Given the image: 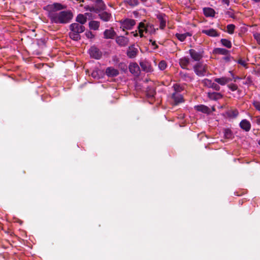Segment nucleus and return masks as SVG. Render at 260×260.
Listing matches in <instances>:
<instances>
[{
    "label": "nucleus",
    "mask_w": 260,
    "mask_h": 260,
    "mask_svg": "<svg viewBox=\"0 0 260 260\" xmlns=\"http://www.w3.org/2000/svg\"><path fill=\"white\" fill-rule=\"evenodd\" d=\"M48 17L53 23L65 24L69 23L73 18L70 11H62L59 12H49Z\"/></svg>",
    "instance_id": "1"
},
{
    "label": "nucleus",
    "mask_w": 260,
    "mask_h": 260,
    "mask_svg": "<svg viewBox=\"0 0 260 260\" xmlns=\"http://www.w3.org/2000/svg\"><path fill=\"white\" fill-rule=\"evenodd\" d=\"M77 21L79 23H74L70 25L71 32L70 38L74 40L80 39V33L81 32V14H79L77 17Z\"/></svg>",
    "instance_id": "2"
},
{
    "label": "nucleus",
    "mask_w": 260,
    "mask_h": 260,
    "mask_svg": "<svg viewBox=\"0 0 260 260\" xmlns=\"http://www.w3.org/2000/svg\"><path fill=\"white\" fill-rule=\"evenodd\" d=\"M208 66L203 62H197L193 67L196 74L200 77H203L208 74Z\"/></svg>",
    "instance_id": "3"
},
{
    "label": "nucleus",
    "mask_w": 260,
    "mask_h": 260,
    "mask_svg": "<svg viewBox=\"0 0 260 260\" xmlns=\"http://www.w3.org/2000/svg\"><path fill=\"white\" fill-rule=\"evenodd\" d=\"M138 29L140 34V36L141 38L144 37L143 32L150 34H154L155 32V29L152 25L149 24L145 25L143 22H140L139 23L138 26Z\"/></svg>",
    "instance_id": "4"
},
{
    "label": "nucleus",
    "mask_w": 260,
    "mask_h": 260,
    "mask_svg": "<svg viewBox=\"0 0 260 260\" xmlns=\"http://www.w3.org/2000/svg\"><path fill=\"white\" fill-rule=\"evenodd\" d=\"M129 72L135 76H139L140 74V69L136 62H131L129 65Z\"/></svg>",
    "instance_id": "5"
},
{
    "label": "nucleus",
    "mask_w": 260,
    "mask_h": 260,
    "mask_svg": "<svg viewBox=\"0 0 260 260\" xmlns=\"http://www.w3.org/2000/svg\"><path fill=\"white\" fill-rule=\"evenodd\" d=\"M89 51L90 55L95 59H99L102 57V52L95 46H92Z\"/></svg>",
    "instance_id": "6"
},
{
    "label": "nucleus",
    "mask_w": 260,
    "mask_h": 260,
    "mask_svg": "<svg viewBox=\"0 0 260 260\" xmlns=\"http://www.w3.org/2000/svg\"><path fill=\"white\" fill-rule=\"evenodd\" d=\"M189 52L191 57L194 61H200L203 56V52L202 51H197L196 50L191 49L189 50Z\"/></svg>",
    "instance_id": "7"
},
{
    "label": "nucleus",
    "mask_w": 260,
    "mask_h": 260,
    "mask_svg": "<svg viewBox=\"0 0 260 260\" xmlns=\"http://www.w3.org/2000/svg\"><path fill=\"white\" fill-rule=\"evenodd\" d=\"M171 98L173 100L174 105H177L184 102L182 95L180 93L177 92H173L172 94Z\"/></svg>",
    "instance_id": "8"
},
{
    "label": "nucleus",
    "mask_w": 260,
    "mask_h": 260,
    "mask_svg": "<svg viewBox=\"0 0 260 260\" xmlns=\"http://www.w3.org/2000/svg\"><path fill=\"white\" fill-rule=\"evenodd\" d=\"M116 36V33L113 28L107 29L104 31V38L105 39H112Z\"/></svg>",
    "instance_id": "9"
},
{
    "label": "nucleus",
    "mask_w": 260,
    "mask_h": 260,
    "mask_svg": "<svg viewBox=\"0 0 260 260\" xmlns=\"http://www.w3.org/2000/svg\"><path fill=\"white\" fill-rule=\"evenodd\" d=\"M138 52V50L137 48L135 47V46L132 45L128 47L127 50V55L130 58H135Z\"/></svg>",
    "instance_id": "10"
},
{
    "label": "nucleus",
    "mask_w": 260,
    "mask_h": 260,
    "mask_svg": "<svg viewBox=\"0 0 260 260\" xmlns=\"http://www.w3.org/2000/svg\"><path fill=\"white\" fill-rule=\"evenodd\" d=\"M50 9L49 12H56L57 11L63 10L66 8L65 6H63L59 3H54L52 5L48 6Z\"/></svg>",
    "instance_id": "11"
},
{
    "label": "nucleus",
    "mask_w": 260,
    "mask_h": 260,
    "mask_svg": "<svg viewBox=\"0 0 260 260\" xmlns=\"http://www.w3.org/2000/svg\"><path fill=\"white\" fill-rule=\"evenodd\" d=\"M202 32L211 37H217L219 36V33L214 28L203 29L202 30Z\"/></svg>",
    "instance_id": "12"
},
{
    "label": "nucleus",
    "mask_w": 260,
    "mask_h": 260,
    "mask_svg": "<svg viewBox=\"0 0 260 260\" xmlns=\"http://www.w3.org/2000/svg\"><path fill=\"white\" fill-rule=\"evenodd\" d=\"M136 24V21L134 19H127L122 23V26L124 28L131 29Z\"/></svg>",
    "instance_id": "13"
},
{
    "label": "nucleus",
    "mask_w": 260,
    "mask_h": 260,
    "mask_svg": "<svg viewBox=\"0 0 260 260\" xmlns=\"http://www.w3.org/2000/svg\"><path fill=\"white\" fill-rule=\"evenodd\" d=\"M98 16L102 20L105 22H108L110 21L112 18L111 14L106 11L100 12Z\"/></svg>",
    "instance_id": "14"
},
{
    "label": "nucleus",
    "mask_w": 260,
    "mask_h": 260,
    "mask_svg": "<svg viewBox=\"0 0 260 260\" xmlns=\"http://www.w3.org/2000/svg\"><path fill=\"white\" fill-rule=\"evenodd\" d=\"M140 65L143 71L146 72H150L152 71V68L150 63L147 61H141L140 62Z\"/></svg>",
    "instance_id": "15"
},
{
    "label": "nucleus",
    "mask_w": 260,
    "mask_h": 260,
    "mask_svg": "<svg viewBox=\"0 0 260 260\" xmlns=\"http://www.w3.org/2000/svg\"><path fill=\"white\" fill-rule=\"evenodd\" d=\"M129 40L127 38L123 36L117 37L116 39V43L121 46H125L127 45Z\"/></svg>",
    "instance_id": "16"
},
{
    "label": "nucleus",
    "mask_w": 260,
    "mask_h": 260,
    "mask_svg": "<svg viewBox=\"0 0 260 260\" xmlns=\"http://www.w3.org/2000/svg\"><path fill=\"white\" fill-rule=\"evenodd\" d=\"M232 81V79L230 78L226 77H222L221 78H216L214 79V81L219 84L223 86L226 84Z\"/></svg>",
    "instance_id": "17"
},
{
    "label": "nucleus",
    "mask_w": 260,
    "mask_h": 260,
    "mask_svg": "<svg viewBox=\"0 0 260 260\" xmlns=\"http://www.w3.org/2000/svg\"><path fill=\"white\" fill-rule=\"evenodd\" d=\"M106 73L109 77H115L119 74V71L112 67H109L106 69Z\"/></svg>",
    "instance_id": "18"
},
{
    "label": "nucleus",
    "mask_w": 260,
    "mask_h": 260,
    "mask_svg": "<svg viewBox=\"0 0 260 260\" xmlns=\"http://www.w3.org/2000/svg\"><path fill=\"white\" fill-rule=\"evenodd\" d=\"M240 127L245 130L246 132H248L251 128V124L250 122L246 120H242L240 123Z\"/></svg>",
    "instance_id": "19"
},
{
    "label": "nucleus",
    "mask_w": 260,
    "mask_h": 260,
    "mask_svg": "<svg viewBox=\"0 0 260 260\" xmlns=\"http://www.w3.org/2000/svg\"><path fill=\"white\" fill-rule=\"evenodd\" d=\"M208 98L212 100H217L222 97V94L219 92H209L208 94Z\"/></svg>",
    "instance_id": "20"
},
{
    "label": "nucleus",
    "mask_w": 260,
    "mask_h": 260,
    "mask_svg": "<svg viewBox=\"0 0 260 260\" xmlns=\"http://www.w3.org/2000/svg\"><path fill=\"white\" fill-rule=\"evenodd\" d=\"M189 63V59L187 57H183L179 59V64L181 67L184 69H187V66Z\"/></svg>",
    "instance_id": "21"
},
{
    "label": "nucleus",
    "mask_w": 260,
    "mask_h": 260,
    "mask_svg": "<svg viewBox=\"0 0 260 260\" xmlns=\"http://www.w3.org/2000/svg\"><path fill=\"white\" fill-rule=\"evenodd\" d=\"M195 109L200 112H202L204 113H209L210 111V109L207 107L203 105L195 106Z\"/></svg>",
    "instance_id": "22"
},
{
    "label": "nucleus",
    "mask_w": 260,
    "mask_h": 260,
    "mask_svg": "<svg viewBox=\"0 0 260 260\" xmlns=\"http://www.w3.org/2000/svg\"><path fill=\"white\" fill-rule=\"evenodd\" d=\"M204 15L206 17H214L215 15V11L211 8H205L203 9Z\"/></svg>",
    "instance_id": "23"
},
{
    "label": "nucleus",
    "mask_w": 260,
    "mask_h": 260,
    "mask_svg": "<svg viewBox=\"0 0 260 260\" xmlns=\"http://www.w3.org/2000/svg\"><path fill=\"white\" fill-rule=\"evenodd\" d=\"M146 95L148 98H153L156 93L155 89L152 86H148L146 89Z\"/></svg>",
    "instance_id": "24"
},
{
    "label": "nucleus",
    "mask_w": 260,
    "mask_h": 260,
    "mask_svg": "<svg viewBox=\"0 0 260 260\" xmlns=\"http://www.w3.org/2000/svg\"><path fill=\"white\" fill-rule=\"evenodd\" d=\"M165 17V15H163L162 14H160L157 16V18L158 19L160 23L159 27L161 29H164L166 26V19Z\"/></svg>",
    "instance_id": "25"
},
{
    "label": "nucleus",
    "mask_w": 260,
    "mask_h": 260,
    "mask_svg": "<svg viewBox=\"0 0 260 260\" xmlns=\"http://www.w3.org/2000/svg\"><path fill=\"white\" fill-rule=\"evenodd\" d=\"M100 24L99 21L91 20L89 22V27L90 29L96 30L99 29Z\"/></svg>",
    "instance_id": "26"
},
{
    "label": "nucleus",
    "mask_w": 260,
    "mask_h": 260,
    "mask_svg": "<svg viewBox=\"0 0 260 260\" xmlns=\"http://www.w3.org/2000/svg\"><path fill=\"white\" fill-rule=\"evenodd\" d=\"M213 52L215 54L227 55L229 51L224 48H216L214 49Z\"/></svg>",
    "instance_id": "27"
},
{
    "label": "nucleus",
    "mask_w": 260,
    "mask_h": 260,
    "mask_svg": "<svg viewBox=\"0 0 260 260\" xmlns=\"http://www.w3.org/2000/svg\"><path fill=\"white\" fill-rule=\"evenodd\" d=\"M102 74V72L98 68H95L91 73V76L94 78L99 79Z\"/></svg>",
    "instance_id": "28"
},
{
    "label": "nucleus",
    "mask_w": 260,
    "mask_h": 260,
    "mask_svg": "<svg viewBox=\"0 0 260 260\" xmlns=\"http://www.w3.org/2000/svg\"><path fill=\"white\" fill-rule=\"evenodd\" d=\"M226 114L230 118H236L238 115V111L237 110H229L227 111Z\"/></svg>",
    "instance_id": "29"
},
{
    "label": "nucleus",
    "mask_w": 260,
    "mask_h": 260,
    "mask_svg": "<svg viewBox=\"0 0 260 260\" xmlns=\"http://www.w3.org/2000/svg\"><path fill=\"white\" fill-rule=\"evenodd\" d=\"M92 14L91 13H85L82 15V24H84L87 19H92Z\"/></svg>",
    "instance_id": "30"
},
{
    "label": "nucleus",
    "mask_w": 260,
    "mask_h": 260,
    "mask_svg": "<svg viewBox=\"0 0 260 260\" xmlns=\"http://www.w3.org/2000/svg\"><path fill=\"white\" fill-rule=\"evenodd\" d=\"M222 45L228 48H231L232 47V43L231 41L225 39H222L220 40Z\"/></svg>",
    "instance_id": "31"
},
{
    "label": "nucleus",
    "mask_w": 260,
    "mask_h": 260,
    "mask_svg": "<svg viewBox=\"0 0 260 260\" xmlns=\"http://www.w3.org/2000/svg\"><path fill=\"white\" fill-rule=\"evenodd\" d=\"M124 2L132 7H135L139 4L138 0H124Z\"/></svg>",
    "instance_id": "32"
},
{
    "label": "nucleus",
    "mask_w": 260,
    "mask_h": 260,
    "mask_svg": "<svg viewBox=\"0 0 260 260\" xmlns=\"http://www.w3.org/2000/svg\"><path fill=\"white\" fill-rule=\"evenodd\" d=\"M173 87L174 90V92H177L180 93V92H181L183 90V87L177 84H174Z\"/></svg>",
    "instance_id": "33"
},
{
    "label": "nucleus",
    "mask_w": 260,
    "mask_h": 260,
    "mask_svg": "<svg viewBox=\"0 0 260 260\" xmlns=\"http://www.w3.org/2000/svg\"><path fill=\"white\" fill-rule=\"evenodd\" d=\"M224 136L226 139H230L232 137V132L229 129H225L224 130Z\"/></svg>",
    "instance_id": "34"
},
{
    "label": "nucleus",
    "mask_w": 260,
    "mask_h": 260,
    "mask_svg": "<svg viewBox=\"0 0 260 260\" xmlns=\"http://www.w3.org/2000/svg\"><path fill=\"white\" fill-rule=\"evenodd\" d=\"M202 82L204 86H206L208 88H210L211 84L212 83L211 80L208 79H205L203 80Z\"/></svg>",
    "instance_id": "35"
},
{
    "label": "nucleus",
    "mask_w": 260,
    "mask_h": 260,
    "mask_svg": "<svg viewBox=\"0 0 260 260\" xmlns=\"http://www.w3.org/2000/svg\"><path fill=\"white\" fill-rule=\"evenodd\" d=\"M167 63L165 60H161L158 63V68L160 70H164L167 67Z\"/></svg>",
    "instance_id": "36"
},
{
    "label": "nucleus",
    "mask_w": 260,
    "mask_h": 260,
    "mask_svg": "<svg viewBox=\"0 0 260 260\" xmlns=\"http://www.w3.org/2000/svg\"><path fill=\"white\" fill-rule=\"evenodd\" d=\"M227 31L230 34H232L234 32L235 26L234 24H229L227 25Z\"/></svg>",
    "instance_id": "37"
},
{
    "label": "nucleus",
    "mask_w": 260,
    "mask_h": 260,
    "mask_svg": "<svg viewBox=\"0 0 260 260\" xmlns=\"http://www.w3.org/2000/svg\"><path fill=\"white\" fill-rule=\"evenodd\" d=\"M177 38L180 41L183 42L184 41L185 39V35L184 34H176L175 35Z\"/></svg>",
    "instance_id": "38"
},
{
    "label": "nucleus",
    "mask_w": 260,
    "mask_h": 260,
    "mask_svg": "<svg viewBox=\"0 0 260 260\" xmlns=\"http://www.w3.org/2000/svg\"><path fill=\"white\" fill-rule=\"evenodd\" d=\"M252 104L256 110L260 112V102L254 101Z\"/></svg>",
    "instance_id": "39"
},
{
    "label": "nucleus",
    "mask_w": 260,
    "mask_h": 260,
    "mask_svg": "<svg viewBox=\"0 0 260 260\" xmlns=\"http://www.w3.org/2000/svg\"><path fill=\"white\" fill-rule=\"evenodd\" d=\"M210 88H212V89L216 91H219L220 89V87L219 86V85L216 84V83L214 82L212 83Z\"/></svg>",
    "instance_id": "40"
},
{
    "label": "nucleus",
    "mask_w": 260,
    "mask_h": 260,
    "mask_svg": "<svg viewBox=\"0 0 260 260\" xmlns=\"http://www.w3.org/2000/svg\"><path fill=\"white\" fill-rule=\"evenodd\" d=\"M85 35L88 39H93L94 38V35L90 31H86Z\"/></svg>",
    "instance_id": "41"
},
{
    "label": "nucleus",
    "mask_w": 260,
    "mask_h": 260,
    "mask_svg": "<svg viewBox=\"0 0 260 260\" xmlns=\"http://www.w3.org/2000/svg\"><path fill=\"white\" fill-rule=\"evenodd\" d=\"M228 87L233 91H235L238 88V86L235 84H231L228 85Z\"/></svg>",
    "instance_id": "42"
},
{
    "label": "nucleus",
    "mask_w": 260,
    "mask_h": 260,
    "mask_svg": "<svg viewBox=\"0 0 260 260\" xmlns=\"http://www.w3.org/2000/svg\"><path fill=\"white\" fill-rule=\"evenodd\" d=\"M254 37L258 43L260 44V34L256 33L254 34Z\"/></svg>",
    "instance_id": "43"
},
{
    "label": "nucleus",
    "mask_w": 260,
    "mask_h": 260,
    "mask_svg": "<svg viewBox=\"0 0 260 260\" xmlns=\"http://www.w3.org/2000/svg\"><path fill=\"white\" fill-rule=\"evenodd\" d=\"M150 42H151L152 45L154 46V49H156L158 48V46L156 45L155 41H153L151 39L149 40Z\"/></svg>",
    "instance_id": "44"
},
{
    "label": "nucleus",
    "mask_w": 260,
    "mask_h": 260,
    "mask_svg": "<svg viewBox=\"0 0 260 260\" xmlns=\"http://www.w3.org/2000/svg\"><path fill=\"white\" fill-rule=\"evenodd\" d=\"M255 121L257 124L260 125V116L255 117Z\"/></svg>",
    "instance_id": "45"
},
{
    "label": "nucleus",
    "mask_w": 260,
    "mask_h": 260,
    "mask_svg": "<svg viewBox=\"0 0 260 260\" xmlns=\"http://www.w3.org/2000/svg\"><path fill=\"white\" fill-rule=\"evenodd\" d=\"M238 62L239 64L242 65L243 66H246L245 61L244 60H243L240 59V60H238Z\"/></svg>",
    "instance_id": "46"
},
{
    "label": "nucleus",
    "mask_w": 260,
    "mask_h": 260,
    "mask_svg": "<svg viewBox=\"0 0 260 260\" xmlns=\"http://www.w3.org/2000/svg\"><path fill=\"white\" fill-rule=\"evenodd\" d=\"M230 56H226L224 57H223V59L225 60L226 61H229L230 60Z\"/></svg>",
    "instance_id": "47"
},
{
    "label": "nucleus",
    "mask_w": 260,
    "mask_h": 260,
    "mask_svg": "<svg viewBox=\"0 0 260 260\" xmlns=\"http://www.w3.org/2000/svg\"><path fill=\"white\" fill-rule=\"evenodd\" d=\"M222 2L224 4H226L227 5H229V4H230V1L229 0H222Z\"/></svg>",
    "instance_id": "48"
},
{
    "label": "nucleus",
    "mask_w": 260,
    "mask_h": 260,
    "mask_svg": "<svg viewBox=\"0 0 260 260\" xmlns=\"http://www.w3.org/2000/svg\"><path fill=\"white\" fill-rule=\"evenodd\" d=\"M131 34H132L134 37H137L138 35V33L137 32V31H132Z\"/></svg>",
    "instance_id": "49"
},
{
    "label": "nucleus",
    "mask_w": 260,
    "mask_h": 260,
    "mask_svg": "<svg viewBox=\"0 0 260 260\" xmlns=\"http://www.w3.org/2000/svg\"><path fill=\"white\" fill-rule=\"evenodd\" d=\"M185 35V37L186 38L188 36H191V35L189 32H186L184 34Z\"/></svg>",
    "instance_id": "50"
},
{
    "label": "nucleus",
    "mask_w": 260,
    "mask_h": 260,
    "mask_svg": "<svg viewBox=\"0 0 260 260\" xmlns=\"http://www.w3.org/2000/svg\"><path fill=\"white\" fill-rule=\"evenodd\" d=\"M180 75H181V76H182H182H184V77H185V76H186V75H185V74H183L182 73H180Z\"/></svg>",
    "instance_id": "51"
},
{
    "label": "nucleus",
    "mask_w": 260,
    "mask_h": 260,
    "mask_svg": "<svg viewBox=\"0 0 260 260\" xmlns=\"http://www.w3.org/2000/svg\"><path fill=\"white\" fill-rule=\"evenodd\" d=\"M142 2L144 3L146 2L147 0H141Z\"/></svg>",
    "instance_id": "52"
},
{
    "label": "nucleus",
    "mask_w": 260,
    "mask_h": 260,
    "mask_svg": "<svg viewBox=\"0 0 260 260\" xmlns=\"http://www.w3.org/2000/svg\"><path fill=\"white\" fill-rule=\"evenodd\" d=\"M254 1H255V2H260V0H253Z\"/></svg>",
    "instance_id": "53"
},
{
    "label": "nucleus",
    "mask_w": 260,
    "mask_h": 260,
    "mask_svg": "<svg viewBox=\"0 0 260 260\" xmlns=\"http://www.w3.org/2000/svg\"><path fill=\"white\" fill-rule=\"evenodd\" d=\"M258 144L260 145V140L258 141Z\"/></svg>",
    "instance_id": "54"
},
{
    "label": "nucleus",
    "mask_w": 260,
    "mask_h": 260,
    "mask_svg": "<svg viewBox=\"0 0 260 260\" xmlns=\"http://www.w3.org/2000/svg\"><path fill=\"white\" fill-rule=\"evenodd\" d=\"M82 3L84 2V0H82Z\"/></svg>",
    "instance_id": "55"
}]
</instances>
